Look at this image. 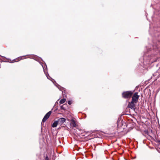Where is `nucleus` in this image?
<instances>
[{
    "label": "nucleus",
    "mask_w": 160,
    "mask_h": 160,
    "mask_svg": "<svg viewBox=\"0 0 160 160\" xmlns=\"http://www.w3.org/2000/svg\"><path fill=\"white\" fill-rule=\"evenodd\" d=\"M78 122L76 119L71 114V127L77 128L78 127Z\"/></svg>",
    "instance_id": "1"
},
{
    "label": "nucleus",
    "mask_w": 160,
    "mask_h": 160,
    "mask_svg": "<svg viewBox=\"0 0 160 160\" xmlns=\"http://www.w3.org/2000/svg\"><path fill=\"white\" fill-rule=\"evenodd\" d=\"M132 93L131 92L128 91L124 92L122 94V96L124 98H129L131 97Z\"/></svg>",
    "instance_id": "2"
},
{
    "label": "nucleus",
    "mask_w": 160,
    "mask_h": 160,
    "mask_svg": "<svg viewBox=\"0 0 160 160\" xmlns=\"http://www.w3.org/2000/svg\"><path fill=\"white\" fill-rule=\"evenodd\" d=\"M139 98V96L137 95V93H135L132 97V101L134 102V103H137L138 102Z\"/></svg>",
    "instance_id": "3"
},
{
    "label": "nucleus",
    "mask_w": 160,
    "mask_h": 160,
    "mask_svg": "<svg viewBox=\"0 0 160 160\" xmlns=\"http://www.w3.org/2000/svg\"><path fill=\"white\" fill-rule=\"evenodd\" d=\"M51 112L49 111L45 115L42 120V122H45L49 118V116L51 114Z\"/></svg>",
    "instance_id": "4"
},
{
    "label": "nucleus",
    "mask_w": 160,
    "mask_h": 160,
    "mask_svg": "<svg viewBox=\"0 0 160 160\" xmlns=\"http://www.w3.org/2000/svg\"><path fill=\"white\" fill-rule=\"evenodd\" d=\"M136 103H134V102L131 101V102H129L128 104V107L133 110L135 109V104Z\"/></svg>",
    "instance_id": "5"
},
{
    "label": "nucleus",
    "mask_w": 160,
    "mask_h": 160,
    "mask_svg": "<svg viewBox=\"0 0 160 160\" xmlns=\"http://www.w3.org/2000/svg\"><path fill=\"white\" fill-rule=\"evenodd\" d=\"M57 121L59 124H61L62 123L66 121V119L65 118H61L59 119Z\"/></svg>",
    "instance_id": "6"
},
{
    "label": "nucleus",
    "mask_w": 160,
    "mask_h": 160,
    "mask_svg": "<svg viewBox=\"0 0 160 160\" xmlns=\"http://www.w3.org/2000/svg\"><path fill=\"white\" fill-rule=\"evenodd\" d=\"M59 123L58 121H55L52 124V127L53 128H55L57 126V125Z\"/></svg>",
    "instance_id": "7"
},
{
    "label": "nucleus",
    "mask_w": 160,
    "mask_h": 160,
    "mask_svg": "<svg viewBox=\"0 0 160 160\" xmlns=\"http://www.w3.org/2000/svg\"><path fill=\"white\" fill-rule=\"evenodd\" d=\"M65 101H66V99H64V98H63V99H61L60 100V101L59 102V103L60 104H63L65 102Z\"/></svg>",
    "instance_id": "8"
},
{
    "label": "nucleus",
    "mask_w": 160,
    "mask_h": 160,
    "mask_svg": "<svg viewBox=\"0 0 160 160\" xmlns=\"http://www.w3.org/2000/svg\"><path fill=\"white\" fill-rule=\"evenodd\" d=\"M45 160H48V156L46 157Z\"/></svg>",
    "instance_id": "9"
},
{
    "label": "nucleus",
    "mask_w": 160,
    "mask_h": 160,
    "mask_svg": "<svg viewBox=\"0 0 160 160\" xmlns=\"http://www.w3.org/2000/svg\"><path fill=\"white\" fill-rule=\"evenodd\" d=\"M68 103L69 104V105H70V100H69L68 101Z\"/></svg>",
    "instance_id": "10"
}]
</instances>
